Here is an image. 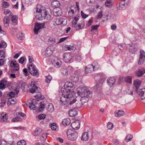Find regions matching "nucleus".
<instances>
[{"instance_id": "62", "label": "nucleus", "mask_w": 145, "mask_h": 145, "mask_svg": "<svg viewBox=\"0 0 145 145\" xmlns=\"http://www.w3.org/2000/svg\"><path fill=\"white\" fill-rule=\"evenodd\" d=\"M0 33L3 35H5L6 34V32L4 31L1 28V27L0 25Z\"/></svg>"}, {"instance_id": "33", "label": "nucleus", "mask_w": 145, "mask_h": 145, "mask_svg": "<svg viewBox=\"0 0 145 145\" xmlns=\"http://www.w3.org/2000/svg\"><path fill=\"white\" fill-rule=\"evenodd\" d=\"M84 22L82 21L81 22V24H77L75 28L76 30L81 29L83 28L84 27Z\"/></svg>"}, {"instance_id": "39", "label": "nucleus", "mask_w": 145, "mask_h": 145, "mask_svg": "<svg viewBox=\"0 0 145 145\" xmlns=\"http://www.w3.org/2000/svg\"><path fill=\"white\" fill-rule=\"evenodd\" d=\"M124 80L126 82H128L129 83H131L132 80L131 77L130 76H127L124 78Z\"/></svg>"}, {"instance_id": "23", "label": "nucleus", "mask_w": 145, "mask_h": 145, "mask_svg": "<svg viewBox=\"0 0 145 145\" xmlns=\"http://www.w3.org/2000/svg\"><path fill=\"white\" fill-rule=\"evenodd\" d=\"M115 113V116L116 117H119L123 116L124 114V111L122 110H119L118 111H116Z\"/></svg>"}, {"instance_id": "59", "label": "nucleus", "mask_w": 145, "mask_h": 145, "mask_svg": "<svg viewBox=\"0 0 145 145\" xmlns=\"http://www.w3.org/2000/svg\"><path fill=\"white\" fill-rule=\"evenodd\" d=\"M81 14L82 17L84 18H86L88 16V15L84 14L82 11L81 12Z\"/></svg>"}, {"instance_id": "19", "label": "nucleus", "mask_w": 145, "mask_h": 145, "mask_svg": "<svg viewBox=\"0 0 145 145\" xmlns=\"http://www.w3.org/2000/svg\"><path fill=\"white\" fill-rule=\"evenodd\" d=\"M115 81L116 80L114 78L110 77L107 79V82L108 85L111 87L114 84Z\"/></svg>"}, {"instance_id": "57", "label": "nucleus", "mask_w": 145, "mask_h": 145, "mask_svg": "<svg viewBox=\"0 0 145 145\" xmlns=\"http://www.w3.org/2000/svg\"><path fill=\"white\" fill-rule=\"evenodd\" d=\"M20 117H17L15 118H14L13 119L11 120L12 122H18L19 120V118Z\"/></svg>"}, {"instance_id": "17", "label": "nucleus", "mask_w": 145, "mask_h": 145, "mask_svg": "<svg viewBox=\"0 0 145 145\" xmlns=\"http://www.w3.org/2000/svg\"><path fill=\"white\" fill-rule=\"evenodd\" d=\"M30 102H29V103L30 105L29 106V107L31 109L34 110L35 109V105L37 104V101L36 99H33L32 101H30Z\"/></svg>"}, {"instance_id": "8", "label": "nucleus", "mask_w": 145, "mask_h": 145, "mask_svg": "<svg viewBox=\"0 0 145 145\" xmlns=\"http://www.w3.org/2000/svg\"><path fill=\"white\" fill-rule=\"evenodd\" d=\"M130 0H121L119 4L117 5V8L119 9H124L128 4Z\"/></svg>"}, {"instance_id": "11", "label": "nucleus", "mask_w": 145, "mask_h": 145, "mask_svg": "<svg viewBox=\"0 0 145 145\" xmlns=\"http://www.w3.org/2000/svg\"><path fill=\"white\" fill-rule=\"evenodd\" d=\"M145 60V52L142 49L140 50L139 60L138 62L139 64H142Z\"/></svg>"}, {"instance_id": "12", "label": "nucleus", "mask_w": 145, "mask_h": 145, "mask_svg": "<svg viewBox=\"0 0 145 145\" xmlns=\"http://www.w3.org/2000/svg\"><path fill=\"white\" fill-rule=\"evenodd\" d=\"M79 73L78 71H76L71 74V79L74 82H76L79 80Z\"/></svg>"}, {"instance_id": "2", "label": "nucleus", "mask_w": 145, "mask_h": 145, "mask_svg": "<svg viewBox=\"0 0 145 145\" xmlns=\"http://www.w3.org/2000/svg\"><path fill=\"white\" fill-rule=\"evenodd\" d=\"M35 9L36 12L35 17L37 20H39L43 19L48 20L50 18L51 15L47 13V10L44 9L42 6L37 5Z\"/></svg>"}, {"instance_id": "54", "label": "nucleus", "mask_w": 145, "mask_h": 145, "mask_svg": "<svg viewBox=\"0 0 145 145\" xmlns=\"http://www.w3.org/2000/svg\"><path fill=\"white\" fill-rule=\"evenodd\" d=\"M58 59L57 58L55 57H53L52 59L51 60V62L52 63V64H53L54 65H55V64L56 63V62H57Z\"/></svg>"}, {"instance_id": "50", "label": "nucleus", "mask_w": 145, "mask_h": 145, "mask_svg": "<svg viewBox=\"0 0 145 145\" xmlns=\"http://www.w3.org/2000/svg\"><path fill=\"white\" fill-rule=\"evenodd\" d=\"M113 127V125L110 122H109L107 125V128L108 129H112Z\"/></svg>"}, {"instance_id": "41", "label": "nucleus", "mask_w": 145, "mask_h": 145, "mask_svg": "<svg viewBox=\"0 0 145 145\" xmlns=\"http://www.w3.org/2000/svg\"><path fill=\"white\" fill-rule=\"evenodd\" d=\"M133 135L130 134L128 135L127 136L125 139V141L126 142H128L131 140L133 138Z\"/></svg>"}, {"instance_id": "25", "label": "nucleus", "mask_w": 145, "mask_h": 145, "mask_svg": "<svg viewBox=\"0 0 145 145\" xmlns=\"http://www.w3.org/2000/svg\"><path fill=\"white\" fill-rule=\"evenodd\" d=\"M139 94L142 99L145 98V88L140 89L139 91Z\"/></svg>"}, {"instance_id": "58", "label": "nucleus", "mask_w": 145, "mask_h": 145, "mask_svg": "<svg viewBox=\"0 0 145 145\" xmlns=\"http://www.w3.org/2000/svg\"><path fill=\"white\" fill-rule=\"evenodd\" d=\"M6 101L3 100H1V103H0V107H3L5 105Z\"/></svg>"}, {"instance_id": "16", "label": "nucleus", "mask_w": 145, "mask_h": 145, "mask_svg": "<svg viewBox=\"0 0 145 145\" xmlns=\"http://www.w3.org/2000/svg\"><path fill=\"white\" fill-rule=\"evenodd\" d=\"M16 61H12L10 63V65L12 67L14 68L13 70L15 71H18L19 69V65L18 63H16Z\"/></svg>"}, {"instance_id": "47", "label": "nucleus", "mask_w": 145, "mask_h": 145, "mask_svg": "<svg viewBox=\"0 0 145 145\" xmlns=\"http://www.w3.org/2000/svg\"><path fill=\"white\" fill-rule=\"evenodd\" d=\"M35 97L36 98H39L41 99H43L44 98V96L42 95L41 93L39 92L36 95Z\"/></svg>"}, {"instance_id": "28", "label": "nucleus", "mask_w": 145, "mask_h": 145, "mask_svg": "<svg viewBox=\"0 0 145 145\" xmlns=\"http://www.w3.org/2000/svg\"><path fill=\"white\" fill-rule=\"evenodd\" d=\"M141 83V81L138 79L135 80L134 81V85L136 88V91H137V89L138 88L139 86L140 85Z\"/></svg>"}, {"instance_id": "49", "label": "nucleus", "mask_w": 145, "mask_h": 145, "mask_svg": "<svg viewBox=\"0 0 145 145\" xmlns=\"http://www.w3.org/2000/svg\"><path fill=\"white\" fill-rule=\"evenodd\" d=\"M26 142L24 140H22L18 141L17 143V145H26Z\"/></svg>"}, {"instance_id": "21", "label": "nucleus", "mask_w": 145, "mask_h": 145, "mask_svg": "<svg viewBox=\"0 0 145 145\" xmlns=\"http://www.w3.org/2000/svg\"><path fill=\"white\" fill-rule=\"evenodd\" d=\"M137 46L136 44H132L131 45H130L129 47V52L132 53H134V52L137 50Z\"/></svg>"}, {"instance_id": "45", "label": "nucleus", "mask_w": 145, "mask_h": 145, "mask_svg": "<svg viewBox=\"0 0 145 145\" xmlns=\"http://www.w3.org/2000/svg\"><path fill=\"white\" fill-rule=\"evenodd\" d=\"M69 9L70 10L68 12V15L70 16H72L73 15V14L76 12V11H74V10L70 8Z\"/></svg>"}, {"instance_id": "29", "label": "nucleus", "mask_w": 145, "mask_h": 145, "mask_svg": "<svg viewBox=\"0 0 145 145\" xmlns=\"http://www.w3.org/2000/svg\"><path fill=\"white\" fill-rule=\"evenodd\" d=\"M46 108L48 111L51 112L53 111L54 110L53 105L51 103L49 104L46 106Z\"/></svg>"}, {"instance_id": "42", "label": "nucleus", "mask_w": 145, "mask_h": 145, "mask_svg": "<svg viewBox=\"0 0 145 145\" xmlns=\"http://www.w3.org/2000/svg\"><path fill=\"white\" fill-rule=\"evenodd\" d=\"M45 105L44 104V102H41L40 103V106L39 108V111L40 112H41L45 108Z\"/></svg>"}, {"instance_id": "53", "label": "nucleus", "mask_w": 145, "mask_h": 145, "mask_svg": "<svg viewBox=\"0 0 145 145\" xmlns=\"http://www.w3.org/2000/svg\"><path fill=\"white\" fill-rule=\"evenodd\" d=\"M93 19L92 18H91L89 20L88 23L86 25V26L87 27L90 26L92 24Z\"/></svg>"}, {"instance_id": "26", "label": "nucleus", "mask_w": 145, "mask_h": 145, "mask_svg": "<svg viewBox=\"0 0 145 145\" xmlns=\"http://www.w3.org/2000/svg\"><path fill=\"white\" fill-rule=\"evenodd\" d=\"M51 5L53 7L56 8L59 6L60 4L59 1L57 0H55L52 2Z\"/></svg>"}, {"instance_id": "5", "label": "nucleus", "mask_w": 145, "mask_h": 145, "mask_svg": "<svg viewBox=\"0 0 145 145\" xmlns=\"http://www.w3.org/2000/svg\"><path fill=\"white\" fill-rule=\"evenodd\" d=\"M66 134L67 138L72 141L76 140L78 137L77 132L71 129H69L67 131Z\"/></svg>"}, {"instance_id": "46", "label": "nucleus", "mask_w": 145, "mask_h": 145, "mask_svg": "<svg viewBox=\"0 0 145 145\" xmlns=\"http://www.w3.org/2000/svg\"><path fill=\"white\" fill-rule=\"evenodd\" d=\"M57 127V126L55 123H53L51 125V128L53 130H56Z\"/></svg>"}, {"instance_id": "14", "label": "nucleus", "mask_w": 145, "mask_h": 145, "mask_svg": "<svg viewBox=\"0 0 145 145\" xmlns=\"http://www.w3.org/2000/svg\"><path fill=\"white\" fill-rule=\"evenodd\" d=\"M80 121L78 120L73 122L71 125L72 128L74 130H78L80 127Z\"/></svg>"}, {"instance_id": "48", "label": "nucleus", "mask_w": 145, "mask_h": 145, "mask_svg": "<svg viewBox=\"0 0 145 145\" xmlns=\"http://www.w3.org/2000/svg\"><path fill=\"white\" fill-rule=\"evenodd\" d=\"M5 52L3 50H0V58L3 59L5 57Z\"/></svg>"}, {"instance_id": "64", "label": "nucleus", "mask_w": 145, "mask_h": 145, "mask_svg": "<svg viewBox=\"0 0 145 145\" xmlns=\"http://www.w3.org/2000/svg\"><path fill=\"white\" fill-rule=\"evenodd\" d=\"M80 14H78L76 15L75 16L74 18V20H73L75 21L76 22H77L79 20V16Z\"/></svg>"}, {"instance_id": "7", "label": "nucleus", "mask_w": 145, "mask_h": 145, "mask_svg": "<svg viewBox=\"0 0 145 145\" xmlns=\"http://www.w3.org/2000/svg\"><path fill=\"white\" fill-rule=\"evenodd\" d=\"M28 68L29 72L31 75L35 76L37 77L39 76V73L35 65L32 64L30 65H29Z\"/></svg>"}, {"instance_id": "44", "label": "nucleus", "mask_w": 145, "mask_h": 145, "mask_svg": "<svg viewBox=\"0 0 145 145\" xmlns=\"http://www.w3.org/2000/svg\"><path fill=\"white\" fill-rule=\"evenodd\" d=\"M52 77L50 75L46 76V82L48 83H49L52 79Z\"/></svg>"}, {"instance_id": "10", "label": "nucleus", "mask_w": 145, "mask_h": 145, "mask_svg": "<svg viewBox=\"0 0 145 145\" xmlns=\"http://www.w3.org/2000/svg\"><path fill=\"white\" fill-rule=\"evenodd\" d=\"M44 23H36L35 24V27L34 29V31L35 33V34L37 35L39 30L44 27Z\"/></svg>"}, {"instance_id": "27", "label": "nucleus", "mask_w": 145, "mask_h": 145, "mask_svg": "<svg viewBox=\"0 0 145 145\" xmlns=\"http://www.w3.org/2000/svg\"><path fill=\"white\" fill-rule=\"evenodd\" d=\"M68 114L70 116L72 117L77 115V112L75 109H72L69 111Z\"/></svg>"}, {"instance_id": "40", "label": "nucleus", "mask_w": 145, "mask_h": 145, "mask_svg": "<svg viewBox=\"0 0 145 145\" xmlns=\"http://www.w3.org/2000/svg\"><path fill=\"white\" fill-rule=\"evenodd\" d=\"M1 118L3 121H6L7 120V114L5 113H3L1 114Z\"/></svg>"}, {"instance_id": "34", "label": "nucleus", "mask_w": 145, "mask_h": 145, "mask_svg": "<svg viewBox=\"0 0 145 145\" xmlns=\"http://www.w3.org/2000/svg\"><path fill=\"white\" fill-rule=\"evenodd\" d=\"M48 42L50 44H52L55 43L56 42L55 38L53 37H50L48 40Z\"/></svg>"}, {"instance_id": "60", "label": "nucleus", "mask_w": 145, "mask_h": 145, "mask_svg": "<svg viewBox=\"0 0 145 145\" xmlns=\"http://www.w3.org/2000/svg\"><path fill=\"white\" fill-rule=\"evenodd\" d=\"M24 61V58L23 57H21L19 59L18 62L20 63L23 64Z\"/></svg>"}, {"instance_id": "37", "label": "nucleus", "mask_w": 145, "mask_h": 145, "mask_svg": "<svg viewBox=\"0 0 145 145\" xmlns=\"http://www.w3.org/2000/svg\"><path fill=\"white\" fill-rule=\"evenodd\" d=\"M54 15L56 16H60L62 14V11L61 10H54L53 11Z\"/></svg>"}, {"instance_id": "36", "label": "nucleus", "mask_w": 145, "mask_h": 145, "mask_svg": "<svg viewBox=\"0 0 145 145\" xmlns=\"http://www.w3.org/2000/svg\"><path fill=\"white\" fill-rule=\"evenodd\" d=\"M74 48V46L73 45H65L64 47V50H65L66 51L67 50H69L71 51Z\"/></svg>"}, {"instance_id": "24", "label": "nucleus", "mask_w": 145, "mask_h": 145, "mask_svg": "<svg viewBox=\"0 0 145 145\" xmlns=\"http://www.w3.org/2000/svg\"><path fill=\"white\" fill-rule=\"evenodd\" d=\"M113 5V0H106L105 3V6L108 8H111Z\"/></svg>"}, {"instance_id": "43", "label": "nucleus", "mask_w": 145, "mask_h": 145, "mask_svg": "<svg viewBox=\"0 0 145 145\" xmlns=\"http://www.w3.org/2000/svg\"><path fill=\"white\" fill-rule=\"evenodd\" d=\"M18 18L16 16H13L11 18L12 22L14 23V25L17 24V21Z\"/></svg>"}, {"instance_id": "52", "label": "nucleus", "mask_w": 145, "mask_h": 145, "mask_svg": "<svg viewBox=\"0 0 145 145\" xmlns=\"http://www.w3.org/2000/svg\"><path fill=\"white\" fill-rule=\"evenodd\" d=\"M46 115L44 114H42L39 115L38 116V118L39 119L42 120L44 119L46 117Z\"/></svg>"}, {"instance_id": "15", "label": "nucleus", "mask_w": 145, "mask_h": 145, "mask_svg": "<svg viewBox=\"0 0 145 145\" xmlns=\"http://www.w3.org/2000/svg\"><path fill=\"white\" fill-rule=\"evenodd\" d=\"M31 84V85H30V86H32L33 85L32 87L33 88L30 89V92L32 93L35 92H38L40 90V88H38L37 86H36L33 82H32Z\"/></svg>"}, {"instance_id": "55", "label": "nucleus", "mask_w": 145, "mask_h": 145, "mask_svg": "<svg viewBox=\"0 0 145 145\" xmlns=\"http://www.w3.org/2000/svg\"><path fill=\"white\" fill-rule=\"evenodd\" d=\"M60 62V60L58 59L57 62H56V63L55 65H54V66L57 68L61 66V64L59 63Z\"/></svg>"}, {"instance_id": "56", "label": "nucleus", "mask_w": 145, "mask_h": 145, "mask_svg": "<svg viewBox=\"0 0 145 145\" xmlns=\"http://www.w3.org/2000/svg\"><path fill=\"white\" fill-rule=\"evenodd\" d=\"M99 25H92L91 26V31L93 30H96L98 29V27H99Z\"/></svg>"}, {"instance_id": "20", "label": "nucleus", "mask_w": 145, "mask_h": 145, "mask_svg": "<svg viewBox=\"0 0 145 145\" xmlns=\"http://www.w3.org/2000/svg\"><path fill=\"white\" fill-rule=\"evenodd\" d=\"M89 138V136L88 133L87 132L83 133L81 137V139L83 141H86Z\"/></svg>"}, {"instance_id": "30", "label": "nucleus", "mask_w": 145, "mask_h": 145, "mask_svg": "<svg viewBox=\"0 0 145 145\" xmlns=\"http://www.w3.org/2000/svg\"><path fill=\"white\" fill-rule=\"evenodd\" d=\"M7 81L3 80H1L0 82V89H3L5 88V85L7 84Z\"/></svg>"}, {"instance_id": "13", "label": "nucleus", "mask_w": 145, "mask_h": 145, "mask_svg": "<svg viewBox=\"0 0 145 145\" xmlns=\"http://www.w3.org/2000/svg\"><path fill=\"white\" fill-rule=\"evenodd\" d=\"M59 86L61 87V89L60 90V91L59 92V97L60 98V102L61 103H63V99L62 98V97L60 96V95L63 96V86H62V84H63V80H59Z\"/></svg>"}, {"instance_id": "63", "label": "nucleus", "mask_w": 145, "mask_h": 145, "mask_svg": "<svg viewBox=\"0 0 145 145\" xmlns=\"http://www.w3.org/2000/svg\"><path fill=\"white\" fill-rule=\"evenodd\" d=\"M15 95V93L12 91L10 92L8 94L9 97H14Z\"/></svg>"}, {"instance_id": "51", "label": "nucleus", "mask_w": 145, "mask_h": 145, "mask_svg": "<svg viewBox=\"0 0 145 145\" xmlns=\"http://www.w3.org/2000/svg\"><path fill=\"white\" fill-rule=\"evenodd\" d=\"M126 93L128 94H130L131 95H133V91L130 88H128L126 90Z\"/></svg>"}, {"instance_id": "6", "label": "nucleus", "mask_w": 145, "mask_h": 145, "mask_svg": "<svg viewBox=\"0 0 145 145\" xmlns=\"http://www.w3.org/2000/svg\"><path fill=\"white\" fill-rule=\"evenodd\" d=\"M54 48L52 46L48 47L44 51L42 52V55L45 58L49 57L52 54Z\"/></svg>"}, {"instance_id": "1", "label": "nucleus", "mask_w": 145, "mask_h": 145, "mask_svg": "<svg viewBox=\"0 0 145 145\" xmlns=\"http://www.w3.org/2000/svg\"><path fill=\"white\" fill-rule=\"evenodd\" d=\"M77 93L81 99L78 97H73L72 95L71 97H68L64 100V105H66L69 108H79L82 105L87 102L88 99L92 96V92L90 89L84 86L77 88Z\"/></svg>"}, {"instance_id": "38", "label": "nucleus", "mask_w": 145, "mask_h": 145, "mask_svg": "<svg viewBox=\"0 0 145 145\" xmlns=\"http://www.w3.org/2000/svg\"><path fill=\"white\" fill-rule=\"evenodd\" d=\"M64 126H66L69 125L71 123V120L69 118L64 119Z\"/></svg>"}, {"instance_id": "31", "label": "nucleus", "mask_w": 145, "mask_h": 145, "mask_svg": "<svg viewBox=\"0 0 145 145\" xmlns=\"http://www.w3.org/2000/svg\"><path fill=\"white\" fill-rule=\"evenodd\" d=\"M16 36L17 38L20 40H23L24 39V34L22 32H18Z\"/></svg>"}, {"instance_id": "35", "label": "nucleus", "mask_w": 145, "mask_h": 145, "mask_svg": "<svg viewBox=\"0 0 145 145\" xmlns=\"http://www.w3.org/2000/svg\"><path fill=\"white\" fill-rule=\"evenodd\" d=\"M41 129L40 128H37L35 130L33 135L34 136H37L39 135L42 132Z\"/></svg>"}, {"instance_id": "4", "label": "nucleus", "mask_w": 145, "mask_h": 145, "mask_svg": "<svg viewBox=\"0 0 145 145\" xmlns=\"http://www.w3.org/2000/svg\"><path fill=\"white\" fill-rule=\"evenodd\" d=\"M99 67L97 62H94L91 64L87 66L85 69V72L87 74L91 73L93 71L97 70Z\"/></svg>"}, {"instance_id": "18", "label": "nucleus", "mask_w": 145, "mask_h": 145, "mask_svg": "<svg viewBox=\"0 0 145 145\" xmlns=\"http://www.w3.org/2000/svg\"><path fill=\"white\" fill-rule=\"evenodd\" d=\"M72 56L70 54H65L64 56V61L66 63H69L71 62V60ZM71 62H72L71 61Z\"/></svg>"}, {"instance_id": "61", "label": "nucleus", "mask_w": 145, "mask_h": 145, "mask_svg": "<svg viewBox=\"0 0 145 145\" xmlns=\"http://www.w3.org/2000/svg\"><path fill=\"white\" fill-rule=\"evenodd\" d=\"M102 12L101 11L99 12L98 14V18H100L103 16Z\"/></svg>"}, {"instance_id": "22", "label": "nucleus", "mask_w": 145, "mask_h": 145, "mask_svg": "<svg viewBox=\"0 0 145 145\" xmlns=\"http://www.w3.org/2000/svg\"><path fill=\"white\" fill-rule=\"evenodd\" d=\"M145 72V69L142 68L138 69L136 72V74L138 76L140 77L144 74Z\"/></svg>"}, {"instance_id": "3", "label": "nucleus", "mask_w": 145, "mask_h": 145, "mask_svg": "<svg viewBox=\"0 0 145 145\" xmlns=\"http://www.w3.org/2000/svg\"><path fill=\"white\" fill-rule=\"evenodd\" d=\"M73 86L72 83L70 82L67 81L65 83L64 85V99L69 97H70L72 95L70 89Z\"/></svg>"}, {"instance_id": "32", "label": "nucleus", "mask_w": 145, "mask_h": 145, "mask_svg": "<svg viewBox=\"0 0 145 145\" xmlns=\"http://www.w3.org/2000/svg\"><path fill=\"white\" fill-rule=\"evenodd\" d=\"M63 19L62 18H59L56 19L55 21L56 24L57 25L63 24Z\"/></svg>"}, {"instance_id": "9", "label": "nucleus", "mask_w": 145, "mask_h": 145, "mask_svg": "<svg viewBox=\"0 0 145 145\" xmlns=\"http://www.w3.org/2000/svg\"><path fill=\"white\" fill-rule=\"evenodd\" d=\"M98 76L100 77V79L99 81L97 83L96 86L95 87L98 89H100L102 86L103 83L105 80L106 78L104 75L103 74L99 75Z\"/></svg>"}]
</instances>
